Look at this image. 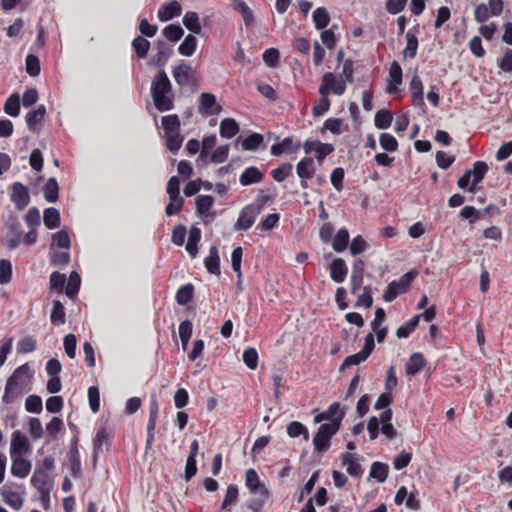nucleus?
Wrapping results in <instances>:
<instances>
[{"label": "nucleus", "mask_w": 512, "mask_h": 512, "mask_svg": "<svg viewBox=\"0 0 512 512\" xmlns=\"http://www.w3.org/2000/svg\"><path fill=\"white\" fill-rule=\"evenodd\" d=\"M233 8L240 13L246 26L252 25L254 22V15L251 8L243 0H234Z\"/></svg>", "instance_id": "nucleus-35"}, {"label": "nucleus", "mask_w": 512, "mask_h": 512, "mask_svg": "<svg viewBox=\"0 0 512 512\" xmlns=\"http://www.w3.org/2000/svg\"><path fill=\"white\" fill-rule=\"evenodd\" d=\"M245 485L252 494L268 489L261 481L254 469H248L245 473Z\"/></svg>", "instance_id": "nucleus-26"}, {"label": "nucleus", "mask_w": 512, "mask_h": 512, "mask_svg": "<svg viewBox=\"0 0 512 512\" xmlns=\"http://www.w3.org/2000/svg\"><path fill=\"white\" fill-rule=\"evenodd\" d=\"M81 284V278L75 271L71 272L66 286L65 293L69 298H73L77 295Z\"/></svg>", "instance_id": "nucleus-55"}, {"label": "nucleus", "mask_w": 512, "mask_h": 512, "mask_svg": "<svg viewBox=\"0 0 512 512\" xmlns=\"http://www.w3.org/2000/svg\"><path fill=\"white\" fill-rule=\"evenodd\" d=\"M184 26L193 34H200L202 31V26L199 21V16L194 11H188L185 13L183 17Z\"/></svg>", "instance_id": "nucleus-34"}, {"label": "nucleus", "mask_w": 512, "mask_h": 512, "mask_svg": "<svg viewBox=\"0 0 512 512\" xmlns=\"http://www.w3.org/2000/svg\"><path fill=\"white\" fill-rule=\"evenodd\" d=\"M379 143L383 150L387 152H394L398 149V141L389 133H381L379 136Z\"/></svg>", "instance_id": "nucleus-57"}, {"label": "nucleus", "mask_w": 512, "mask_h": 512, "mask_svg": "<svg viewBox=\"0 0 512 512\" xmlns=\"http://www.w3.org/2000/svg\"><path fill=\"white\" fill-rule=\"evenodd\" d=\"M194 295V286L191 283H187L181 286L176 292V302L179 305H187L192 299Z\"/></svg>", "instance_id": "nucleus-38"}, {"label": "nucleus", "mask_w": 512, "mask_h": 512, "mask_svg": "<svg viewBox=\"0 0 512 512\" xmlns=\"http://www.w3.org/2000/svg\"><path fill=\"white\" fill-rule=\"evenodd\" d=\"M418 49V38L416 31L410 29L406 33V47L403 50V55L406 58L413 59L416 57Z\"/></svg>", "instance_id": "nucleus-30"}, {"label": "nucleus", "mask_w": 512, "mask_h": 512, "mask_svg": "<svg viewBox=\"0 0 512 512\" xmlns=\"http://www.w3.org/2000/svg\"><path fill=\"white\" fill-rule=\"evenodd\" d=\"M393 115L389 110L381 109L376 112L374 125L378 129H388L391 126Z\"/></svg>", "instance_id": "nucleus-40"}, {"label": "nucleus", "mask_w": 512, "mask_h": 512, "mask_svg": "<svg viewBox=\"0 0 512 512\" xmlns=\"http://www.w3.org/2000/svg\"><path fill=\"white\" fill-rule=\"evenodd\" d=\"M287 434L291 438L303 435L304 440H309V431L307 427L298 421H292L287 425Z\"/></svg>", "instance_id": "nucleus-45"}, {"label": "nucleus", "mask_w": 512, "mask_h": 512, "mask_svg": "<svg viewBox=\"0 0 512 512\" xmlns=\"http://www.w3.org/2000/svg\"><path fill=\"white\" fill-rule=\"evenodd\" d=\"M165 139L166 147L171 152H177L182 146L183 137L180 135L179 131L173 133H166Z\"/></svg>", "instance_id": "nucleus-60"}, {"label": "nucleus", "mask_w": 512, "mask_h": 512, "mask_svg": "<svg viewBox=\"0 0 512 512\" xmlns=\"http://www.w3.org/2000/svg\"><path fill=\"white\" fill-rule=\"evenodd\" d=\"M50 320L54 325H62L65 323V308L60 301L54 302Z\"/></svg>", "instance_id": "nucleus-54"}, {"label": "nucleus", "mask_w": 512, "mask_h": 512, "mask_svg": "<svg viewBox=\"0 0 512 512\" xmlns=\"http://www.w3.org/2000/svg\"><path fill=\"white\" fill-rule=\"evenodd\" d=\"M389 466L383 462H373L371 465L369 479H375L379 483L386 481L388 477Z\"/></svg>", "instance_id": "nucleus-29"}, {"label": "nucleus", "mask_w": 512, "mask_h": 512, "mask_svg": "<svg viewBox=\"0 0 512 512\" xmlns=\"http://www.w3.org/2000/svg\"><path fill=\"white\" fill-rule=\"evenodd\" d=\"M46 108L44 105H39L36 109L27 113L25 117L26 124L31 131H37L38 126L44 121Z\"/></svg>", "instance_id": "nucleus-22"}, {"label": "nucleus", "mask_w": 512, "mask_h": 512, "mask_svg": "<svg viewBox=\"0 0 512 512\" xmlns=\"http://www.w3.org/2000/svg\"><path fill=\"white\" fill-rule=\"evenodd\" d=\"M11 201L14 203L18 210H23L29 204L30 196L28 189L22 183H13Z\"/></svg>", "instance_id": "nucleus-10"}, {"label": "nucleus", "mask_w": 512, "mask_h": 512, "mask_svg": "<svg viewBox=\"0 0 512 512\" xmlns=\"http://www.w3.org/2000/svg\"><path fill=\"white\" fill-rule=\"evenodd\" d=\"M315 170L316 166L311 157L301 159L296 165V172L300 179L312 178Z\"/></svg>", "instance_id": "nucleus-27"}, {"label": "nucleus", "mask_w": 512, "mask_h": 512, "mask_svg": "<svg viewBox=\"0 0 512 512\" xmlns=\"http://www.w3.org/2000/svg\"><path fill=\"white\" fill-rule=\"evenodd\" d=\"M331 102L328 95H321L320 99L312 107V114L314 117L324 115L330 109Z\"/></svg>", "instance_id": "nucleus-62"}, {"label": "nucleus", "mask_w": 512, "mask_h": 512, "mask_svg": "<svg viewBox=\"0 0 512 512\" xmlns=\"http://www.w3.org/2000/svg\"><path fill=\"white\" fill-rule=\"evenodd\" d=\"M348 273L346 262L342 258H335L330 264V277L335 283L345 281Z\"/></svg>", "instance_id": "nucleus-20"}, {"label": "nucleus", "mask_w": 512, "mask_h": 512, "mask_svg": "<svg viewBox=\"0 0 512 512\" xmlns=\"http://www.w3.org/2000/svg\"><path fill=\"white\" fill-rule=\"evenodd\" d=\"M425 359L423 355L419 352L413 353L410 356L409 362L406 365V374L407 375H416L425 367Z\"/></svg>", "instance_id": "nucleus-28"}, {"label": "nucleus", "mask_w": 512, "mask_h": 512, "mask_svg": "<svg viewBox=\"0 0 512 512\" xmlns=\"http://www.w3.org/2000/svg\"><path fill=\"white\" fill-rule=\"evenodd\" d=\"M488 165L486 162L484 161H476L474 162L473 164V168L470 170L471 171V176H473V184H478L479 182H481L486 173L488 172Z\"/></svg>", "instance_id": "nucleus-51"}, {"label": "nucleus", "mask_w": 512, "mask_h": 512, "mask_svg": "<svg viewBox=\"0 0 512 512\" xmlns=\"http://www.w3.org/2000/svg\"><path fill=\"white\" fill-rule=\"evenodd\" d=\"M403 72L400 64L397 61H393L389 68V85L386 89L387 93L393 94L397 92L398 87L402 84Z\"/></svg>", "instance_id": "nucleus-17"}, {"label": "nucleus", "mask_w": 512, "mask_h": 512, "mask_svg": "<svg viewBox=\"0 0 512 512\" xmlns=\"http://www.w3.org/2000/svg\"><path fill=\"white\" fill-rule=\"evenodd\" d=\"M339 422L331 421L319 426L313 437L314 450L323 453L330 448L331 438L339 431Z\"/></svg>", "instance_id": "nucleus-3"}, {"label": "nucleus", "mask_w": 512, "mask_h": 512, "mask_svg": "<svg viewBox=\"0 0 512 512\" xmlns=\"http://www.w3.org/2000/svg\"><path fill=\"white\" fill-rule=\"evenodd\" d=\"M178 330L182 343V348L186 349L192 335L193 324L189 320H184L180 323Z\"/></svg>", "instance_id": "nucleus-52"}, {"label": "nucleus", "mask_w": 512, "mask_h": 512, "mask_svg": "<svg viewBox=\"0 0 512 512\" xmlns=\"http://www.w3.org/2000/svg\"><path fill=\"white\" fill-rule=\"evenodd\" d=\"M238 495V486L236 484H230L227 487L226 494L221 505V510L231 511L232 507L235 506L238 501Z\"/></svg>", "instance_id": "nucleus-32"}, {"label": "nucleus", "mask_w": 512, "mask_h": 512, "mask_svg": "<svg viewBox=\"0 0 512 512\" xmlns=\"http://www.w3.org/2000/svg\"><path fill=\"white\" fill-rule=\"evenodd\" d=\"M4 502L15 510H19L23 506V498L21 495L14 491L3 492Z\"/></svg>", "instance_id": "nucleus-59"}, {"label": "nucleus", "mask_w": 512, "mask_h": 512, "mask_svg": "<svg viewBox=\"0 0 512 512\" xmlns=\"http://www.w3.org/2000/svg\"><path fill=\"white\" fill-rule=\"evenodd\" d=\"M31 484L37 490L52 489L54 485L53 479L45 469H35L31 477Z\"/></svg>", "instance_id": "nucleus-18"}, {"label": "nucleus", "mask_w": 512, "mask_h": 512, "mask_svg": "<svg viewBox=\"0 0 512 512\" xmlns=\"http://www.w3.org/2000/svg\"><path fill=\"white\" fill-rule=\"evenodd\" d=\"M264 174L259 170L258 167L250 166L247 167L240 175L239 182L242 186H249L262 182Z\"/></svg>", "instance_id": "nucleus-21"}, {"label": "nucleus", "mask_w": 512, "mask_h": 512, "mask_svg": "<svg viewBox=\"0 0 512 512\" xmlns=\"http://www.w3.org/2000/svg\"><path fill=\"white\" fill-rule=\"evenodd\" d=\"M162 33L167 40L176 42L181 39L184 30L179 24H170L163 29Z\"/></svg>", "instance_id": "nucleus-53"}, {"label": "nucleus", "mask_w": 512, "mask_h": 512, "mask_svg": "<svg viewBox=\"0 0 512 512\" xmlns=\"http://www.w3.org/2000/svg\"><path fill=\"white\" fill-rule=\"evenodd\" d=\"M417 273L415 271H408L403 274L398 280L390 282L384 293L383 299L386 302L394 301L400 294L405 293L410 287L412 281L416 278Z\"/></svg>", "instance_id": "nucleus-4"}, {"label": "nucleus", "mask_w": 512, "mask_h": 512, "mask_svg": "<svg viewBox=\"0 0 512 512\" xmlns=\"http://www.w3.org/2000/svg\"><path fill=\"white\" fill-rule=\"evenodd\" d=\"M25 69L31 77L38 76L41 71L39 58L34 54H28L25 59Z\"/></svg>", "instance_id": "nucleus-50"}, {"label": "nucleus", "mask_w": 512, "mask_h": 512, "mask_svg": "<svg viewBox=\"0 0 512 512\" xmlns=\"http://www.w3.org/2000/svg\"><path fill=\"white\" fill-rule=\"evenodd\" d=\"M132 47L139 58H145L150 48V42L142 36H137L132 41Z\"/></svg>", "instance_id": "nucleus-48"}, {"label": "nucleus", "mask_w": 512, "mask_h": 512, "mask_svg": "<svg viewBox=\"0 0 512 512\" xmlns=\"http://www.w3.org/2000/svg\"><path fill=\"white\" fill-rule=\"evenodd\" d=\"M201 239V231L199 228L193 226L189 231L188 242L186 244V251L192 256L195 257L198 252L197 243Z\"/></svg>", "instance_id": "nucleus-41"}, {"label": "nucleus", "mask_w": 512, "mask_h": 512, "mask_svg": "<svg viewBox=\"0 0 512 512\" xmlns=\"http://www.w3.org/2000/svg\"><path fill=\"white\" fill-rule=\"evenodd\" d=\"M342 464L346 465L347 473L354 478H358L363 474V469L356 455L346 452L341 455Z\"/></svg>", "instance_id": "nucleus-19"}, {"label": "nucleus", "mask_w": 512, "mask_h": 512, "mask_svg": "<svg viewBox=\"0 0 512 512\" xmlns=\"http://www.w3.org/2000/svg\"><path fill=\"white\" fill-rule=\"evenodd\" d=\"M69 469L74 477L81 475V460L76 446L72 447L69 451Z\"/></svg>", "instance_id": "nucleus-44"}, {"label": "nucleus", "mask_w": 512, "mask_h": 512, "mask_svg": "<svg viewBox=\"0 0 512 512\" xmlns=\"http://www.w3.org/2000/svg\"><path fill=\"white\" fill-rule=\"evenodd\" d=\"M373 305L372 287L370 285L363 287V292L358 295L355 307L371 308Z\"/></svg>", "instance_id": "nucleus-58"}, {"label": "nucleus", "mask_w": 512, "mask_h": 512, "mask_svg": "<svg viewBox=\"0 0 512 512\" xmlns=\"http://www.w3.org/2000/svg\"><path fill=\"white\" fill-rule=\"evenodd\" d=\"M259 209L254 208L253 205L244 206L238 216L234 229L236 231H246L253 226L257 216L259 215Z\"/></svg>", "instance_id": "nucleus-6"}, {"label": "nucleus", "mask_w": 512, "mask_h": 512, "mask_svg": "<svg viewBox=\"0 0 512 512\" xmlns=\"http://www.w3.org/2000/svg\"><path fill=\"white\" fill-rule=\"evenodd\" d=\"M4 112L12 117H17L20 113V97L17 93L11 94L5 104Z\"/></svg>", "instance_id": "nucleus-43"}, {"label": "nucleus", "mask_w": 512, "mask_h": 512, "mask_svg": "<svg viewBox=\"0 0 512 512\" xmlns=\"http://www.w3.org/2000/svg\"><path fill=\"white\" fill-rule=\"evenodd\" d=\"M151 96L158 111L166 112L174 108L172 84L165 71H160L154 77L151 83Z\"/></svg>", "instance_id": "nucleus-2"}, {"label": "nucleus", "mask_w": 512, "mask_h": 512, "mask_svg": "<svg viewBox=\"0 0 512 512\" xmlns=\"http://www.w3.org/2000/svg\"><path fill=\"white\" fill-rule=\"evenodd\" d=\"M23 230L20 223L12 222L7 226V232L4 237V244L8 250L16 249L22 242Z\"/></svg>", "instance_id": "nucleus-8"}, {"label": "nucleus", "mask_w": 512, "mask_h": 512, "mask_svg": "<svg viewBox=\"0 0 512 512\" xmlns=\"http://www.w3.org/2000/svg\"><path fill=\"white\" fill-rule=\"evenodd\" d=\"M198 110L204 115H215L221 111V106L217 105L214 94L204 92L199 97Z\"/></svg>", "instance_id": "nucleus-12"}, {"label": "nucleus", "mask_w": 512, "mask_h": 512, "mask_svg": "<svg viewBox=\"0 0 512 512\" xmlns=\"http://www.w3.org/2000/svg\"><path fill=\"white\" fill-rule=\"evenodd\" d=\"M409 91L412 97L413 106L423 109L425 107L423 98V83L417 74H415L410 81Z\"/></svg>", "instance_id": "nucleus-15"}, {"label": "nucleus", "mask_w": 512, "mask_h": 512, "mask_svg": "<svg viewBox=\"0 0 512 512\" xmlns=\"http://www.w3.org/2000/svg\"><path fill=\"white\" fill-rule=\"evenodd\" d=\"M214 203V198L210 195H199L196 198V210L200 215H205Z\"/></svg>", "instance_id": "nucleus-64"}, {"label": "nucleus", "mask_w": 512, "mask_h": 512, "mask_svg": "<svg viewBox=\"0 0 512 512\" xmlns=\"http://www.w3.org/2000/svg\"><path fill=\"white\" fill-rule=\"evenodd\" d=\"M344 417V411L340 410V404L338 402L332 403L328 409L314 417L315 423H321L323 421L331 422L338 421L339 428Z\"/></svg>", "instance_id": "nucleus-14"}, {"label": "nucleus", "mask_w": 512, "mask_h": 512, "mask_svg": "<svg viewBox=\"0 0 512 512\" xmlns=\"http://www.w3.org/2000/svg\"><path fill=\"white\" fill-rule=\"evenodd\" d=\"M33 376L28 363L17 367L8 377L5 385L2 401L5 404H12L17 398L30 390L29 383Z\"/></svg>", "instance_id": "nucleus-1"}, {"label": "nucleus", "mask_w": 512, "mask_h": 512, "mask_svg": "<svg viewBox=\"0 0 512 512\" xmlns=\"http://www.w3.org/2000/svg\"><path fill=\"white\" fill-rule=\"evenodd\" d=\"M206 270L210 274H220V257L216 246H211L209 249V255L204 260Z\"/></svg>", "instance_id": "nucleus-25"}, {"label": "nucleus", "mask_w": 512, "mask_h": 512, "mask_svg": "<svg viewBox=\"0 0 512 512\" xmlns=\"http://www.w3.org/2000/svg\"><path fill=\"white\" fill-rule=\"evenodd\" d=\"M162 126L164 133H173L180 130V120L178 115L171 114L162 117Z\"/></svg>", "instance_id": "nucleus-49"}, {"label": "nucleus", "mask_w": 512, "mask_h": 512, "mask_svg": "<svg viewBox=\"0 0 512 512\" xmlns=\"http://www.w3.org/2000/svg\"><path fill=\"white\" fill-rule=\"evenodd\" d=\"M293 170V165L291 163H283L279 167L273 169L271 171V175L273 179L277 182H283Z\"/></svg>", "instance_id": "nucleus-61"}, {"label": "nucleus", "mask_w": 512, "mask_h": 512, "mask_svg": "<svg viewBox=\"0 0 512 512\" xmlns=\"http://www.w3.org/2000/svg\"><path fill=\"white\" fill-rule=\"evenodd\" d=\"M44 198L49 203H55L59 197V186L55 178H49L43 187Z\"/></svg>", "instance_id": "nucleus-33"}, {"label": "nucleus", "mask_w": 512, "mask_h": 512, "mask_svg": "<svg viewBox=\"0 0 512 512\" xmlns=\"http://www.w3.org/2000/svg\"><path fill=\"white\" fill-rule=\"evenodd\" d=\"M263 136L259 133H252L241 142L242 149L245 151H255L263 143Z\"/></svg>", "instance_id": "nucleus-47"}, {"label": "nucleus", "mask_w": 512, "mask_h": 512, "mask_svg": "<svg viewBox=\"0 0 512 512\" xmlns=\"http://www.w3.org/2000/svg\"><path fill=\"white\" fill-rule=\"evenodd\" d=\"M197 48V38L189 34L187 35L182 43L178 47V52L183 56H192Z\"/></svg>", "instance_id": "nucleus-42"}, {"label": "nucleus", "mask_w": 512, "mask_h": 512, "mask_svg": "<svg viewBox=\"0 0 512 512\" xmlns=\"http://www.w3.org/2000/svg\"><path fill=\"white\" fill-rule=\"evenodd\" d=\"M216 142H217V138H216V135H214V134L203 138L202 149L200 151L198 161L207 162L208 153L211 149H213L215 147Z\"/></svg>", "instance_id": "nucleus-56"}, {"label": "nucleus", "mask_w": 512, "mask_h": 512, "mask_svg": "<svg viewBox=\"0 0 512 512\" xmlns=\"http://www.w3.org/2000/svg\"><path fill=\"white\" fill-rule=\"evenodd\" d=\"M312 19L317 30L326 28L330 22V16L326 8L318 7L312 14Z\"/></svg>", "instance_id": "nucleus-37"}, {"label": "nucleus", "mask_w": 512, "mask_h": 512, "mask_svg": "<svg viewBox=\"0 0 512 512\" xmlns=\"http://www.w3.org/2000/svg\"><path fill=\"white\" fill-rule=\"evenodd\" d=\"M420 321V315L413 316L408 322L401 325L396 330V336L398 338H407L418 326Z\"/></svg>", "instance_id": "nucleus-46"}, {"label": "nucleus", "mask_w": 512, "mask_h": 512, "mask_svg": "<svg viewBox=\"0 0 512 512\" xmlns=\"http://www.w3.org/2000/svg\"><path fill=\"white\" fill-rule=\"evenodd\" d=\"M43 221H44V225L48 229L58 228L60 225L59 211L54 207L46 208L44 210Z\"/></svg>", "instance_id": "nucleus-39"}, {"label": "nucleus", "mask_w": 512, "mask_h": 512, "mask_svg": "<svg viewBox=\"0 0 512 512\" xmlns=\"http://www.w3.org/2000/svg\"><path fill=\"white\" fill-rule=\"evenodd\" d=\"M173 78L175 82L181 86H188L194 82V71L192 67L184 62L174 67Z\"/></svg>", "instance_id": "nucleus-9"}, {"label": "nucleus", "mask_w": 512, "mask_h": 512, "mask_svg": "<svg viewBox=\"0 0 512 512\" xmlns=\"http://www.w3.org/2000/svg\"><path fill=\"white\" fill-rule=\"evenodd\" d=\"M349 244V232L346 228H341L337 231L332 240V247L335 252H343Z\"/></svg>", "instance_id": "nucleus-36"}, {"label": "nucleus", "mask_w": 512, "mask_h": 512, "mask_svg": "<svg viewBox=\"0 0 512 512\" xmlns=\"http://www.w3.org/2000/svg\"><path fill=\"white\" fill-rule=\"evenodd\" d=\"M30 451V443L25 434L15 430L11 436L10 456H23Z\"/></svg>", "instance_id": "nucleus-7"}, {"label": "nucleus", "mask_w": 512, "mask_h": 512, "mask_svg": "<svg viewBox=\"0 0 512 512\" xmlns=\"http://www.w3.org/2000/svg\"><path fill=\"white\" fill-rule=\"evenodd\" d=\"M365 263L362 259L358 258L354 261L350 277L351 293L356 294L361 289L364 279Z\"/></svg>", "instance_id": "nucleus-13"}, {"label": "nucleus", "mask_w": 512, "mask_h": 512, "mask_svg": "<svg viewBox=\"0 0 512 512\" xmlns=\"http://www.w3.org/2000/svg\"><path fill=\"white\" fill-rule=\"evenodd\" d=\"M182 13V6L176 0H171L162 4L157 12V17L161 22L169 21Z\"/></svg>", "instance_id": "nucleus-11"}, {"label": "nucleus", "mask_w": 512, "mask_h": 512, "mask_svg": "<svg viewBox=\"0 0 512 512\" xmlns=\"http://www.w3.org/2000/svg\"><path fill=\"white\" fill-rule=\"evenodd\" d=\"M220 136L231 139L240 130L238 123L233 118H225L220 123Z\"/></svg>", "instance_id": "nucleus-31"}, {"label": "nucleus", "mask_w": 512, "mask_h": 512, "mask_svg": "<svg viewBox=\"0 0 512 512\" xmlns=\"http://www.w3.org/2000/svg\"><path fill=\"white\" fill-rule=\"evenodd\" d=\"M253 495L254 497L247 500L246 506L253 512H260L268 501L270 492L268 489H262L261 492H257V494Z\"/></svg>", "instance_id": "nucleus-24"}, {"label": "nucleus", "mask_w": 512, "mask_h": 512, "mask_svg": "<svg viewBox=\"0 0 512 512\" xmlns=\"http://www.w3.org/2000/svg\"><path fill=\"white\" fill-rule=\"evenodd\" d=\"M110 434L108 433L106 427H100L96 435L93 439V459L97 460L98 454L103 451L102 446L105 444L106 446L110 443Z\"/></svg>", "instance_id": "nucleus-23"}, {"label": "nucleus", "mask_w": 512, "mask_h": 512, "mask_svg": "<svg viewBox=\"0 0 512 512\" xmlns=\"http://www.w3.org/2000/svg\"><path fill=\"white\" fill-rule=\"evenodd\" d=\"M346 82L342 79V76H337L332 72H327L323 75L321 84L318 88L320 95H329L333 93L341 96L345 93Z\"/></svg>", "instance_id": "nucleus-5"}, {"label": "nucleus", "mask_w": 512, "mask_h": 512, "mask_svg": "<svg viewBox=\"0 0 512 512\" xmlns=\"http://www.w3.org/2000/svg\"><path fill=\"white\" fill-rule=\"evenodd\" d=\"M11 474L17 478H25L29 475L32 464L23 456H11Z\"/></svg>", "instance_id": "nucleus-16"}, {"label": "nucleus", "mask_w": 512, "mask_h": 512, "mask_svg": "<svg viewBox=\"0 0 512 512\" xmlns=\"http://www.w3.org/2000/svg\"><path fill=\"white\" fill-rule=\"evenodd\" d=\"M36 340L32 336H25L17 343V352L19 354L31 353L36 349Z\"/></svg>", "instance_id": "nucleus-63"}]
</instances>
